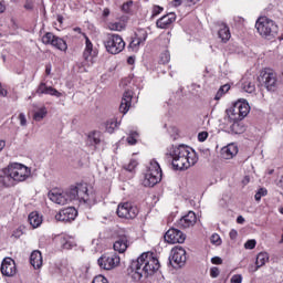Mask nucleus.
I'll use <instances>...</instances> for the list:
<instances>
[{
    "instance_id": "1",
    "label": "nucleus",
    "mask_w": 283,
    "mask_h": 283,
    "mask_svg": "<svg viewBox=\"0 0 283 283\" xmlns=\"http://www.w3.org/2000/svg\"><path fill=\"white\" fill-rule=\"evenodd\" d=\"M251 112V106L247 99H238L232 107L226 111L223 125L230 129V134H244L245 127L241 120H244Z\"/></svg>"
},
{
    "instance_id": "2",
    "label": "nucleus",
    "mask_w": 283,
    "mask_h": 283,
    "mask_svg": "<svg viewBox=\"0 0 283 283\" xmlns=\"http://www.w3.org/2000/svg\"><path fill=\"white\" fill-rule=\"evenodd\" d=\"M160 269V261L154 253L145 252L132 263V277L135 282H140L142 277H149Z\"/></svg>"
},
{
    "instance_id": "3",
    "label": "nucleus",
    "mask_w": 283,
    "mask_h": 283,
    "mask_svg": "<svg viewBox=\"0 0 283 283\" xmlns=\"http://www.w3.org/2000/svg\"><path fill=\"white\" fill-rule=\"evenodd\" d=\"M30 178V168L25 165L14 163L0 170V185L3 187H14L17 182H24Z\"/></svg>"
},
{
    "instance_id": "4",
    "label": "nucleus",
    "mask_w": 283,
    "mask_h": 283,
    "mask_svg": "<svg viewBox=\"0 0 283 283\" xmlns=\"http://www.w3.org/2000/svg\"><path fill=\"white\" fill-rule=\"evenodd\" d=\"M170 156L172 158V167L179 171L189 169V167H193V165L198 163L196 150L185 145L175 147L170 153Z\"/></svg>"
},
{
    "instance_id": "5",
    "label": "nucleus",
    "mask_w": 283,
    "mask_h": 283,
    "mask_svg": "<svg viewBox=\"0 0 283 283\" xmlns=\"http://www.w3.org/2000/svg\"><path fill=\"white\" fill-rule=\"evenodd\" d=\"M163 180V170L156 160L150 161V166L144 178V187H156Z\"/></svg>"
},
{
    "instance_id": "6",
    "label": "nucleus",
    "mask_w": 283,
    "mask_h": 283,
    "mask_svg": "<svg viewBox=\"0 0 283 283\" xmlns=\"http://www.w3.org/2000/svg\"><path fill=\"white\" fill-rule=\"evenodd\" d=\"M255 28L261 36H275L279 30L277 24L266 17L259 18Z\"/></svg>"
},
{
    "instance_id": "7",
    "label": "nucleus",
    "mask_w": 283,
    "mask_h": 283,
    "mask_svg": "<svg viewBox=\"0 0 283 283\" xmlns=\"http://www.w3.org/2000/svg\"><path fill=\"white\" fill-rule=\"evenodd\" d=\"M259 83L264 85L268 92H275L277 90V73L271 69L262 71L259 76Z\"/></svg>"
},
{
    "instance_id": "8",
    "label": "nucleus",
    "mask_w": 283,
    "mask_h": 283,
    "mask_svg": "<svg viewBox=\"0 0 283 283\" xmlns=\"http://www.w3.org/2000/svg\"><path fill=\"white\" fill-rule=\"evenodd\" d=\"M138 207L129 201L120 202L117 206V216L118 218H125L126 220H134L138 216Z\"/></svg>"
},
{
    "instance_id": "9",
    "label": "nucleus",
    "mask_w": 283,
    "mask_h": 283,
    "mask_svg": "<svg viewBox=\"0 0 283 283\" xmlns=\"http://www.w3.org/2000/svg\"><path fill=\"white\" fill-rule=\"evenodd\" d=\"M106 51L109 54H120L125 50V41L123 36H112L104 41Z\"/></svg>"
},
{
    "instance_id": "10",
    "label": "nucleus",
    "mask_w": 283,
    "mask_h": 283,
    "mask_svg": "<svg viewBox=\"0 0 283 283\" xmlns=\"http://www.w3.org/2000/svg\"><path fill=\"white\" fill-rule=\"evenodd\" d=\"M169 260L170 264H172L175 269H181V266L187 262V251L182 247H175L171 250Z\"/></svg>"
},
{
    "instance_id": "11",
    "label": "nucleus",
    "mask_w": 283,
    "mask_h": 283,
    "mask_svg": "<svg viewBox=\"0 0 283 283\" xmlns=\"http://www.w3.org/2000/svg\"><path fill=\"white\" fill-rule=\"evenodd\" d=\"M97 262L101 269L112 271V269H116L120 264V256L117 254L103 255Z\"/></svg>"
},
{
    "instance_id": "12",
    "label": "nucleus",
    "mask_w": 283,
    "mask_h": 283,
    "mask_svg": "<svg viewBox=\"0 0 283 283\" xmlns=\"http://www.w3.org/2000/svg\"><path fill=\"white\" fill-rule=\"evenodd\" d=\"M165 240L168 244H182L187 240V235L182 231L171 228L166 232Z\"/></svg>"
},
{
    "instance_id": "13",
    "label": "nucleus",
    "mask_w": 283,
    "mask_h": 283,
    "mask_svg": "<svg viewBox=\"0 0 283 283\" xmlns=\"http://www.w3.org/2000/svg\"><path fill=\"white\" fill-rule=\"evenodd\" d=\"M0 271L4 277H14L17 275V263L12 258H4Z\"/></svg>"
},
{
    "instance_id": "14",
    "label": "nucleus",
    "mask_w": 283,
    "mask_h": 283,
    "mask_svg": "<svg viewBox=\"0 0 283 283\" xmlns=\"http://www.w3.org/2000/svg\"><path fill=\"white\" fill-rule=\"evenodd\" d=\"M78 216V211L74 209V207H69L60 210L57 214H55V220L59 222H72V220L76 219Z\"/></svg>"
},
{
    "instance_id": "15",
    "label": "nucleus",
    "mask_w": 283,
    "mask_h": 283,
    "mask_svg": "<svg viewBox=\"0 0 283 283\" xmlns=\"http://www.w3.org/2000/svg\"><path fill=\"white\" fill-rule=\"evenodd\" d=\"M41 41L45 45H53V48H56L57 50H62V51L67 50V43L62 38L42 36Z\"/></svg>"
},
{
    "instance_id": "16",
    "label": "nucleus",
    "mask_w": 283,
    "mask_h": 283,
    "mask_svg": "<svg viewBox=\"0 0 283 283\" xmlns=\"http://www.w3.org/2000/svg\"><path fill=\"white\" fill-rule=\"evenodd\" d=\"M196 222H198L196 212L189 211L186 216L179 219L178 227H180V229H191V227L196 226Z\"/></svg>"
},
{
    "instance_id": "17",
    "label": "nucleus",
    "mask_w": 283,
    "mask_h": 283,
    "mask_svg": "<svg viewBox=\"0 0 283 283\" xmlns=\"http://www.w3.org/2000/svg\"><path fill=\"white\" fill-rule=\"evenodd\" d=\"M49 198L52 202H55V205H70L66 192H59L56 190H53L49 192Z\"/></svg>"
},
{
    "instance_id": "18",
    "label": "nucleus",
    "mask_w": 283,
    "mask_h": 283,
    "mask_svg": "<svg viewBox=\"0 0 283 283\" xmlns=\"http://www.w3.org/2000/svg\"><path fill=\"white\" fill-rule=\"evenodd\" d=\"M134 93L132 91H125L122 97V103L119 105V112L122 114H127L129 112V107H132V98Z\"/></svg>"
},
{
    "instance_id": "19",
    "label": "nucleus",
    "mask_w": 283,
    "mask_h": 283,
    "mask_svg": "<svg viewBox=\"0 0 283 283\" xmlns=\"http://www.w3.org/2000/svg\"><path fill=\"white\" fill-rule=\"evenodd\" d=\"M127 21H129V17L122 15L118 22H109L107 28L113 32H123L127 28Z\"/></svg>"
},
{
    "instance_id": "20",
    "label": "nucleus",
    "mask_w": 283,
    "mask_h": 283,
    "mask_svg": "<svg viewBox=\"0 0 283 283\" xmlns=\"http://www.w3.org/2000/svg\"><path fill=\"white\" fill-rule=\"evenodd\" d=\"M129 248V239L127 235H120L117 241H115L113 249L118 253H125Z\"/></svg>"
},
{
    "instance_id": "21",
    "label": "nucleus",
    "mask_w": 283,
    "mask_h": 283,
    "mask_svg": "<svg viewBox=\"0 0 283 283\" xmlns=\"http://www.w3.org/2000/svg\"><path fill=\"white\" fill-rule=\"evenodd\" d=\"M36 94H49L50 96H56V98H61L62 96L61 92L52 86H48L43 82L38 86Z\"/></svg>"
},
{
    "instance_id": "22",
    "label": "nucleus",
    "mask_w": 283,
    "mask_h": 283,
    "mask_svg": "<svg viewBox=\"0 0 283 283\" xmlns=\"http://www.w3.org/2000/svg\"><path fill=\"white\" fill-rule=\"evenodd\" d=\"M221 156L224 160H231V158L238 156V146L235 144H229L221 149Z\"/></svg>"
},
{
    "instance_id": "23",
    "label": "nucleus",
    "mask_w": 283,
    "mask_h": 283,
    "mask_svg": "<svg viewBox=\"0 0 283 283\" xmlns=\"http://www.w3.org/2000/svg\"><path fill=\"white\" fill-rule=\"evenodd\" d=\"M174 21H176V13H168L161 17L159 20H157V28L165 30L169 28V25H171Z\"/></svg>"
},
{
    "instance_id": "24",
    "label": "nucleus",
    "mask_w": 283,
    "mask_h": 283,
    "mask_svg": "<svg viewBox=\"0 0 283 283\" xmlns=\"http://www.w3.org/2000/svg\"><path fill=\"white\" fill-rule=\"evenodd\" d=\"M30 263L33 269H41V266H43V254H41V251L34 250L31 253Z\"/></svg>"
},
{
    "instance_id": "25",
    "label": "nucleus",
    "mask_w": 283,
    "mask_h": 283,
    "mask_svg": "<svg viewBox=\"0 0 283 283\" xmlns=\"http://www.w3.org/2000/svg\"><path fill=\"white\" fill-rule=\"evenodd\" d=\"M266 262H269V253L266 252H260L256 256V261L255 264L256 266L253 269L250 268V271H252V273H255V271H258V269H261V266H264V264H266Z\"/></svg>"
},
{
    "instance_id": "26",
    "label": "nucleus",
    "mask_w": 283,
    "mask_h": 283,
    "mask_svg": "<svg viewBox=\"0 0 283 283\" xmlns=\"http://www.w3.org/2000/svg\"><path fill=\"white\" fill-rule=\"evenodd\" d=\"M29 222L33 229H39L43 224V217L39 212L33 211L29 214Z\"/></svg>"
},
{
    "instance_id": "27",
    "label": "nucleus",
    "mask_w": 283,
    "mask_h": 283,
    "mask_svg": "<svg viewBox=\"0 0 283 283\" xmlns=\"http://www.w3.org/2000/svg\"><path fill=\"white\" fill-rule=\"evenodd\" d=\"M77 198L80 202H87V200H90V195L87 193V185H77Z\"/></svg>"
},
{
    "instance_id": "28",
    "label": "nucleus",
    "mask_w": 283,
    "mask_h": 283,
    "mask_svg": "<svg viewBox=\"0 0 283 283\" xmlns=\"http://www.w3.org/2000/svg\"><path fill=\"white\" fill-rule=\"evenodd\" d=\"M214 29L218 33V36H231V30L229 29V25L224 22H218L214 24Z\"/></svg>"
},
{
    "instance_id": "29",
    "label": "nucleus",
    "mask_w": 283,
    "mask_h": 283,
    "mask_svg": "<svg viewBox=\"0 0 283 283\" xmlns=\"http://www.w3.org/2000/svg\"><path fill=\"white\" fill-rule=\"evenodd\" d=\"M241 88L243 90V92H247L248 94H253V92H255V80L243 78Z\"/></svg>"
},
{
    "instance_id": "30",
    "label": "nucleus",
    "mask_w": 283,
    "mask_h": 283,
    "mask_svg": "<svg viewBox=\"0 0 283 283\" xmlns=\"http://www.w3.org/2000/svg\"><path fill=\"white\" fill-rule=\"evenodd\" d=\"M94 44H92V41H90V38H85V49L83 52V57L86 61H90V56H94Z\"/></svg>"
},
{
    "instance_id": "31",
    "label": "nucleus",
    "mask_w": 283,
    "mask_h": 283,
    "mask_svg": "<svg viewBox=\"0 0 283 283\" xmlns=\"http://www.w3.org/2000/svg\"><path fill=\"white\" fill-rule=\"evenodd\" d=\"M66 196L69 199V202H72L73 200H78V186H73L66 191Z\"/></svg>"
},
{
    "instance_id": "32",
    "label": "nucleus",
    "mask_w": 283,
    "mask_h": 283,
    "mask_svg": "<svg viewBox=\"0 0 283 283\" xmlns=\"http://www.w3.org/2000/svg\"><path fill=\"white\" fill-rule=\"evenodd\" d=\"M48 116V108L44 106L40 107L34 114H33V119L36 120L38 123H41V120Z\"/></svg>"
},
{
    "instance_id": "33",
    "label": "nucleus",
    "mask_w": 283,
    "mask_h": 283,
    "mask_svg": "<svg viewBox=\"0 0 283 283\" xmlns=\"http://www.w3.org/2000/svg\"><path fill=\"white\" fill-rule=\"evenodd\" d=\"M146 38H140V36H134L130 40V48L133 50H138V48H140L142 43H145Z\"/></svg>"
},
{
    "instance_id": "34",
    "label": "nucleus",
    "mask_w": 283,
    "mask_h": 283,
    "mask_svg": "<svg viewBox=\"0 0 283 283\" xmlns=\"http://www.w3.org/2000/svg\"><path fill=\"white\" fill-rule=\"evenodd\" d=\"M88 143L91 145H98L101 143V133L98 132H92L88 135Z\"/></svg>"
},
{
    "instance_id": "35",
    "label": "nucleus",
    "mask_w": 283,
    "mask_h": 283,
    "mask_svg": "<svg viewBox=\"0 0 283 283\" xmlns=\"http://www.w3.org/2000/svg\"><path fill=\"white\" fill-rule=\"evenodd\" d=\"M105 127L108 134H114V130L118 127V122L116 119H111L106 122Z\"/></svg>"
},
{
    "instance_id": "36",
    "label": "nucleus",
    "mask_w": 283,
    "mask_h": 283,
    "mask_svg": "<svg viewBox=\"0 0 283 283\" xmlns=\"http://www.w3.org/2000/svg\"><path fill=\"white\" fill-rule=\"evenodd\" d=\"M229 90H231V86L229 84H224L223 86H221L214 96L216 101H220V98H222L223 94H227V92H229Z\"/></svg>"
},
{
    "instance_id": "37",
    "label": "nucleus",
    "mask_w": 283,
    "mask_h": 283,
    "mask_svg": "<svg viewBox=\"0 0 283 283\" xmlns=\"http://www.w3.org/2000/svg\"><path fill=\"white\" fill-rule=\"evenodd\" d=\"M137 138H138V133L132 132L126 140H127L128 145H136Z\"/></svg>"
},
{
    "instance_id": "38",
    "label": "nucleus",
    "mask_w": 283,
    "mask_h": 283,
    "mask_svg": "<svg viewBox=\"0 0 283 283\" xmlns=\"http://www.w3.org/2000/svg\"><path fill=\"white\" fill-rule=\"evenodd\" d=\"M169 61H171V55L169 54V51H165L164 53H161L160 63L165 65L166 63H169Z\"/></svg>"
},
{
    "instance_id": "39",
    "label": "nucleus",
    "mask_w": 283,
    "mask_h": 283,
    "mask_svg": "<svg viewBox=\"0 0 283 283\" xmlns=\"http://www.w3.org/2000/svg\"><path fill=\"white\" fill-rule=\"evenodd\" d=\"M132 6H134V1L129 0L126 3L122 6L123 12H126V14H129L132 12Z\"/></svg>"
},
{
    "instance_id": "40",
    "label": "nucleus",
    "mask_w": 283,
    "mask_h": 283,
    "mask_svg": "<svg viewBox=\"0 0 283 283\" xmlns=\"http://www.w3.org/2000/svg\"><path fill=\"white\" fill-rule=\"evenodd\" d=\"M268 191L265 188H261L259 189V191L255 193L254 198L258 202H260V200H262V198H264V196H266Z\"/></svg>"
},
{
    "instance_id": "41",
    "label": "nucleus",
    "mask_w": 283,
    "mask_h": 283,
    "mask_svg": "<svg viewBox=\"0 0 283 283\" xmlns=\"http://www.w3.org/2000/svg\"><path fill=\"white\" fill-rule=\"evenodd\" d=\"M23 8L24 10H28V12H32V10H34V1L25 0Z\"/></svg>"
},
{
    "instance_id": "42",
    "label": "nucleus",
    "mask_w": 283,
    "mask_h": 283,
    "mask_svg": "<svg viewBox=\"0 0 283 283\" xmlns=\"http://www.w3.org/2000/svg\"><path fill=\"white\" fill-rule=\"evenodd\" d=\"M210 242L212 244H217V247H219V244L222 243V240L220 239V235L218 233H214V234L211 235Z\"/></svg>"
},
{
    "instance_id": "43",
    "label": "nucleus",
    "mask_w": 283,
    "mask_h": 283,
    "mask_svg": "<svg viewBox=\"0 0 283 283\" xmlns=\"http://www.w3.org/2000/svg\"><path fill=\"white\" fill-rule=\"evenodd\" d=\"M255 244H258V242L254 239L248 240L244 243V249H249V250L255 249Z\"/></svg>"
},
{
    "instance_id": "44",
    "label": "nucleus",
    "mask_w": 283,
    "mask_h": 283,
    "mask_svg": "<svg viewBox=\"0 0 283 283\" xmlns=\"http://www.w3.org/2000/svg\"><path fill=\"white\" fill-rule=\"evenodd\" d=\"M92 283H109L107 279L103 275H97L93 279Z\"/></svg>"
},
{
    "instance_id": "45",
    "label": "nucleus",
    "mask_w": 283,
    "mask_h": 283,
    "mask_svg": "<svg viewBox=\"0 0 283 283\" xmlns=\"http://www.w3.org/2000/svg\"><path fill=\"white\" fill-rule=\"evenodd\" d=\"M230 283H242V274H234L230 279Z\"/></svg>"
},
{
    "instance_id": "46",
    "label": "nucleus",
    "mask_w": 283,
    "mask_h": 283,
    "mask_svg": "<svg viewBox=\"0 0 283 283\" xmlns=\"http://www.w3.org/2000/svg\"><path fill=\"white\" fill-rule=\"evenodd\" d=\"M137 166H138V161H136L135 159H132L127 165L126 169L127 171H132L133 169H136Z\"/></svg>"
},
{
    "instance_id": "47",
    "label": "nucleus",
    "mask_w": 283,
    "mask_h": 283,
    "mask_svg": "<svg viewBox=\"0 0 283 283\" xmlns=\"http://www.w3.org/2000/svg\"><path fill=\"white\" fill-rule=\"evenodd\" d=\"M207 138H209V133L201 132V133L198 134V140L200 143H205V140H207Z\"/></svg>"
},
{
    "instance_id": "48",
    "label": "nucleus",
    "mask_w": 283,
    "mask_h": 283,
    "mask_svg": "<svg viewBox=\"0 0 283 283\" xmlns=\"http://www.w3.org/2000/svg\"><path fill=\"white\" fill-rule=\"evenodd\" d=\"M160 12H163V7H160V6L153 7V17H158V14H160Z\"/></svg>"
},
{
    "instance_id": "49",
    "label": "nucleus",
    "mask_w": 283,
    "mask_h": 283,
    "mask_svg": "<svg viewBox=\"0 0 283 283\" xmlns=\"http://www.w3.org/2000/svg\"><path fill=\"white\" fill-rule=\"evenodd\" d=\"M210 275H211V277H218V275H220V269H218L217 266L211 268Z\"/></svg>"
},
{
    "instance_id": "50",
    "label": "nucleus",
    "mask_w": 283,
    "mask_h": 283,
    "mask_svg": "<svg viewBox=\"0 0 283 283\" xmlns=\"http://www.w3.org/2000/svg\"><path fill=\"white\" fill-rule=\"evenodd\" d=\"M19 120L22 127H25V125H28V119L25 118V115L23 113L19 115Z\"/></svg>"
},
{
    "instance_id": "51",
    "label": "nucleus",
    "mask_w": 283,
    "mask_h": 283,
    "mask_svg": "<svg viewBox=\"0 0 283 283\" xmlns=\"http://www.w3.org/2000/svg\"><path fill=\"white\" fill-rule=\"evenodd\" d=\"M211 262H212L213 264H222V259H221L220 256H213V258L211 259Z\"/></svg>"
},
{
    "instance_id": "52",
    "label": "nucleus",
    "mask_w": 283,
    "mask_h": 283,
    "mask_svg": "<svg viewBox=\"0 0 283 283\" xmlns=\"http://www.w3.org/2000/svg\"><path fill=\"white\" fill-rule=\"evenodd\" d=\"M0 96H8V90L3 88V85L0 83Z\"/></svg>"
},
{
    "instance_id": "53",
    "label": "nucleus",
    "mask_w": 283,
    "mask_h": 283,
    "mask_svg": "<svg viewBox=\"0 0 283 283\" xmlns=\"http://www.w3.org/2000/svg\"><path fill=\"white\" fill-rule=\"evenodd\" d=\"M229 235H230L231 240H235V238H238V231L237 230H231Z\"/></svg>"
},
{
    "instance_id": "54",
    "label": "nucleus",
    "mask_w": 283,
    "mask_h": 283,
    "mask_svg": "<svg viewBox=\"0 0 283 283\" xmlns=\"http://www.w3.org/2000/svg\"><path fill=\"white\" fill-rule=\"evenodd\" d=\"M171 6H174V8H178L179 6H182V0H172Z\"/></svg>"
},
{
    "instance_id": "55",
    "label": "nucleus",
    "mask_w": 283,
    "mask_h": 283,
    "mask_svg": "<svg viewBox=\"0 0 283 283\" xmlns=\"http://www.w3.org/2000/svg\"><path fill=\"white\" fill-rule=\"evenodd\" d=\"M127 63H128V65H134V63H136V56H129L127 59Z\"/></svg>"
},
{
    "instance_id": "56",
    "label": "nucleus",
    "mask_w": 283,
    "mask_h": 283,
    "mask_svg": "<svg viewBox=\"0 0 283 283\" xmlns=\"http://www.w3.org/2000/svg\"><path fill=\"white\" fill-rule=\"evenodd\" d=\"M198 3V0H186V6H196Z\"/></svg>"
},
{
    "instance_id": "57",
    "label": "nucleus",
    "mask_w": 283,
    "mask_h": 283,
    "mask_svg": "<svg viewBox=\"0 0 283 283\" xmlns=\"http://www.w3.org/2000/svg\"><path fill=\"white\" fill-rule=\"evenodd\" d=\"M45 74H46V76H50V74H52V65H46Z\"/></svg>"
},
{
    "instance_id": "58",
    "label": "nucleus",
    "mask_w": 283,
    "mask_h": 283,
    "mask_svg": "<svg viewBox=\"0 0 283 283\" xmlns=\"http://www.w3.org/2000/svg\"><path fill=\"white\" fill-rule=\"evenodd\" d=\"M6 149V140L0 139V151H3Z\"/></svg>"
},
{
    "instance_id": "59",
    "label": "nucleus",
    "mask_w": 283,
    "mask_h": 283,
    "mask_svg": "<svg viewBox=\"0 0 283 283\" xmlns=\"http://www.w3.org/2000/svg\"><path fill=\"white\" fill-rule=\"evenodd\" d=\"M237 222H238V224H244V218L242 216H239L237 218Z\"/></svg>"
},
{
    "instance_id": "60",
    "label": "nucleus",
    "mask_w": 283,
    "mask_h": 283,
    "mask_svg": "<svg viewBox=\"0 0 283 283\" xmlns=\"http://www.w3.org/2000/svg\"><path fill=\"white\" fill-rule=\"evenodd\" d=\"M63 249H72V243L66 241L65 243H63Z\"/></svg>"
},
{
    "instance_id": "61",
    "label": "nucleus",
    "mask_w": 283,
    "mask_h": 283,
    "mask_svg": "<svg viewBox=\"0 0 283 283\" xmlns=\"http://www.w3.org/2000/svg\"><path fill=\"white\" fill-rule=\"evenodd\" d=\"M6 12V4L0 2V14Z\"/></svg>"
},
{
    "instance_id": "62",
    "label": "nucleus",
    "mask_w": 283,
    "mask_h": 283,
    "mask_svg": "<svg viewBox=\"0 0 283 283\" xmlns=\"http://www.w3.org/2000/svg\"><path fill=\"white\" fill-rule=\"evenodd\" d=\"M109 14V9L105 8L103 11V17H107Z\"/></svg>"
},
{
    "instance_id": "63",
    "label": "nucleus",
    "mask_w": 283,
    "mask_h": 283,
    "mask_svg": "<svg viewBox=\"0 0 283 283\" xmlns=\"http://www.w3.org/2000/svg\"><path fill=\"white\" fill-rule=\"evenodd\" d=\"M221 41H222L223 43H227V42L229 41V36L221 38Z\"/></svg>"
},
{
    "instance_id": "64",
    "label": "nucleus",
    "mask_w": 283,
    "mask_h": 283,
    "mask_svg": "<svg viewBox=\"0 0 283 283\" xmlns=\"http://www.w3.org/2000/svg\"><path fill=\"white\" fill-rule=\"evenodd\" d=\"M57 21H59V23H63V17L59 15Z\"/></svg>"
}]
</instances>
